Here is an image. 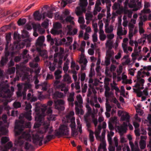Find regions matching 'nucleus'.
I'll list each match as a JSON object with an SVG mask.
<instances>
[{
    "label": "nucleus",
    "instance_id": "nucleus-63",
    "mask_svg": "<svg viewBox=\"0 0 151 151\" xmlns=\"http://www.w3.org/2000/svg\"><path fill=\"white\" fill-rule=\"evenodd\" d=\"M106 111L110 112L111 111L112 107L109 104L106 103Z\"/></svg>",
    "mask_w": 151,
    "mask_h": 151
},
{
    "label": "nucleus",
    "instance_id": "nucleus-17",
    "mask_svg": "<svg viewBox=\"0 0 151 151\" xmlns=\"http://www.w3.org/2000/svg\"><path fill=\"white\" fill-rule=\"evenodd\" d=\"M145 80L144 79L140 78H137V82L136 84L134 85V87H137L139 86L143 87V83H145Z\"/></svg>",
    "mask_w": 151,
    "mask_h": 151
},
{
    "label": "nucleus",
    "instance_id": "nucleus-15",
    "mask_svg": "<svg viewBox=\"0 0 151 151\" xmlns=\"http://www.w3.org/2000/svg\"><path fill=\"white\" fill-rule=\"evenodd\" d=\"M88 62L86 58H81L79 60V63H83V65H81V70H83L86 69V64Z\"/></svg>",
    "mask_w": 151,
    "mask_h": 151
},
{
    "label": "nucleus",
    "instance_id": "nucleus-18",
    "mask_svg": "<svg viewBox=\"0 0 151 151\" xmlns=\"http://www.w3.org/2000/svg\"><path fill=\"white\" fill-rule=\"evenodd\" d=\"M75 93L72 92L69 93L67 96V100L68 102H73L74 101Z\"/></svg>",
    "mask_w": 151,
    "mask_h": 151
},
{
    "label": "nucleus",
    "instance_id": "nucleus-50",
    "mask_svg": "<svg viewBox=\"0 0 151 151\" xmlns=\"http://www.w3.org/2000/svg\"><path fill=\"white\" fill-rule=\"evenodd\" d=\"M58 108L56 107V104H55V108L59 111H63L65 109L64 106L63 105H59L57 106Z\"/></svg>",
    "mask_w": 151,
    "mask_h": 151
},
{
    "label": "nucleus",
    "instance_id": "nucleus-10",
    "mask_svg": "<svg viewBox=\"0 0 151 151\" xmlns=\"http://www.w3.org/2000/svg\"><path fill=\"white\" fill-rule=\"evenodd\" d=\"M37 51L40 52V55L43 58L47 59L48 58L47 55V51L45 50H41V49L40 47H37Z\"/></svg>",
    "mask_w": 151,
    "mask_h": 151
},
{
    "label": "nucleus",
    "instance_id": "nucleus-33",
    "mask_svg": "<svg viewBox=\"0 0 151 151\" xmlns=\"http://www.w3.org/2000/svg\"><path fill=\"white\" fill-rule=\"evenodd\" d=\"M32 39L31 38H28L25 39L23 40L24 42L26 44V47H29L31 46V42L32 41Z\"/></svg>",
    "mask_w": 151,
    "mask_h": 151
},
{
    "label": "nucleus",
    "instance_id": "nucleus-29",
    "mask_svg": "<svg viewBox=\"0 0 151 151\" xmlns=\"http://www.w3.org/2000/svg\"><path fill=\"white\" fill-rule=\"evenodd\" d=\"M88 131L89 132V138L91 142H93L94 141V137L93 136V132L91 129H88Z\"/></svg>",
    "mask_w": 151,
    "mask_h": 151
},
{
    "label": "nucleus",
    "instance_id": "nucleus-53",
    "mask_svg": "<svg viewBox=\"0 0 151 151\" xmlns=\"http://www.w3.org/2000/svg\"><path fill=\"white\" fill-rule=\"evenodd\" d=\"M25 45V43L24 42L19 43L16 46V48L18 49H22L23 48Z\"/></svg>",
    "mask_w": 151,
    "mask_h": 151
},
{
    "label": "nucleus",
    "instance_id": "nucleus-43",
    "mask_svg": "<svg viewBox=\"0 0 151 151\" xmlns=\"http://www.w3.org/2000/svg\"><path fill=\"white\" fill-rule=\"evenodd\" d=\"M61 24L58 22H56L54 24L53 27L54 29H58L62 28Z\"/></svg>",
    "mask_w": 151,
    "mask_h": 151
},
{
    "label": "nucleus",
    "instance_id": "nucleus-37",
    "mask_svg": "<svg viewBox=\"0 0 151 151\" xmlns=\"http://www.w3.org/2000/svg\"><path fill=\"white\" fill-rule=\"evenodd\" d=\"M24 148L26 150H28L29 149H32L33 147L31 144L27 142H26L24 144Z\"/></svg>",
    "mask_w": 151,
    "mask_h": 151
},
{
    "label": "nucleus",
    "instance_id": "nucleus-7",
    "mask_svg": "<svg viewBox=\"0 0 151 151\" xmlns=\"http://www.w3.org/2000/svg\"><path fill=\"white\" fill-rule=\"evenodd\" d=\"M56 89H60L62 91H64L65 94H66L68 91V87L66 86V84L64 83H60Z\"/></svg>",
    "mask_w": 151,
    "mask_h": 151
},
{
    "label": "nucleus",
    "instance_id": "nucleus-54",
    "mask_svg": "<svg viewBox=\"0 0 151 151\" xmlns=\"http://www.w3.org/2000/svg\"><path fill=\"white\" fill-rule=\"evenodd\" d=\"M13 106L14 108L17 109L21 107V104L19 102H15L13 103Z\"/></svg>",
    "mask_w": 151,
    "mask_h": 151
},
{
    "label": "nucleus",
    "instance_id": "nucleus-57",
    "mask_svg": "<svg viewBox=\"0 0 151 151\" xmlns=\"http://www.w3.org/2000/svg\"><path fill=\"white\" fill-rule=\"evenodd\" d=\"M0 132L4 134H5L8 131L5 127H2L0 128Z\"/></svg>",
    "mask_w": 151,
    "mask_h": 151
},
{
    "label": "nucleus",
    "instance_id": "nucleus-58",
    "mask_svg": "<svg viewBox=\"0 0 151 151\" xmlns=\"http://www.w3.org/2000/svg\"><path fill=\"white\" fill-rule=\"evenodd\" d=\"M12 146L13 144L12 142H9L4 146V147L9 150L12 147Z\"/></svg>",
    "mask_w": 151,
    "mask_h": 151
},
{
    "label": "nucleus",
    "instance_id": "nucleus-32",
    "mask_svg": "<svg viewBox=\"0 0 151 151\" xmlns=\"http://www.w3.org/2000/svg\"><path fill=\"white\" fill-rule=\"evenodd\" d=\"M111 49H108L106 51V57L111 58V57L114 55V52L113 50H111Z\"/></svg>",
    "mask_w": 151,
    "mask_h": 151
},
{
    "label": "nucleus",
    "instance_id": "nucleus-8",
    "mask_svg": "<svg viewBox=\"0 0 151 151\" xmlns=\"http://www.w3.org/2000/svg\"><path fill=\"white\" fill-rule=\"evenodd\" d=\"M88 4L87 0H79V5L82 8L83 11L86 12V7Z\"/></svg>",
    "mask_w": 151,
    "mask_h": 151
},
{
    "label": "nucleus",
    "instance_id": "nucleus-44",
    "mask_svg": "<svg viewBox=\"0 0 151 151\" xmlns=\"http://www.w3.org/2000/svg\"><path fill=\"white\" fill-rule=\"evenodd\" d=\"M9 138L7 137H2L1 139V144H5L8 141H9Z\"/></svg>",
    "mask_w": 151,
    "mask_h": 151
},
{
    "label": "nucleus",
    "instance_id": "nucleus-64",
    "mask_svg": "<svg viewBox=\"0 0 151 151\" xmlns=\"http://www.w3.org/2000/svg\"><path fill=\"white\" fill-rule=\"evenodd\" d=\"M31 88V85L30 84L26 83L24 84V90L27 91V89H29Z\"/></svg>",
    "mask_w": 151,
    "mask_h": 151
},
{
    "label": "nucleus",
    "instance_id": "nucleus-30",
    "mask_svg": "<svg viewBox=\"0 0 151 151\" xmlns=\"http://www.w3.org/2000/svg\"><path fill=\"white\" fill-rule=\"evenodd\" d=\"M86 107L87 109V112L86 115L84 116H86V117H88L91 114L92 109L88 104H86Z\"/></svg>",
    "mask_w": 151,
    "mask_h": 151
},
{
    "label": "nucleus",
    "instance_id": "nucleus-48",
    "mask_svg": "<svg viewBox=\"0 0 151 151\" xmlns=\"http://www.w3.org/2000/svg\"><path fill=\"white\" fill-rule=\"evenodd\" d=\"M87 117H86V116H84V120L86 123V126L87 127V130H88V129H89V128L91 127V124L87 119Z\"/></svg>",
    "mask_w": 151,
    "mask_h": 151
},
{
    "label": "nucleus",
    "instance_id": "nucleus-41",
    "mask_svg": "<svg viewBox=\"0 0 151 151\" xmlns=\"http://www.w3.org/2000/svg\"><path fill=\"white\" fill-rule=\"evenodd\" d=\"M5 93L6 95L5 96V97L10 98L12 97L13 94L12 92H11L9 89H8L5 91Z\"/></svg>",
    "mask_w": 151,
    "mask_h": 151
},
{
    "label": "nucleus",
    "instance_id": "nucleus-31",
    "mask_svg": "<svg viewBox=\"0 0 151 151\" xmlns=\"http://www.w3.org/2000/svg\"><path fill=\"white\" fill-rule=\"evenodd\" d=\"M106 47L108 49H112V48L113 42L111 40H108L105 44Z\"/></svg>",
    "mask_w": 151,
    "mask_h": 151
},
{
    "label": "nucleus",
    "instance_id": "nucleus-16",
    "mask_svg": "<svg viewBox=\"0 0 151 151\" xmlns=\"http://www.w3.org/2000/svg\"><path fill=\"white\" fill-rule=\"evenodd\" d=\"M53 99L63 98L64 96V94L62 92L58 91H55L53 94Z\"/></svg>",
    "mask_w": 151,
    "mask_h": 151
},
{
    "label": "nucleus",
    "instance_id": "nucleus-34",
    "mask_svg": "<svg viewBox=\"0 0 151 151\" xmlns=\"http://www.w3.org/2000/svg\"><path fill=\"white\" fill-rule=\"evenodd\" d=\"M121 118L123 121H126L127 122H129L130 116L127 112L126 113L125 115L122 116Z\"/></svg>",
    "mask_w": 151,
    "mask_h": 151
},
{
    "label": "nucleus",
    "instance_id": "nucleus-42",
    "mask_svg": "<svg viewBox=\"0 0 151 151\" xmlns=\"http://www.w3.org/2000/svg\"><path fill=\"white\" fill-rule=\"evenodd\" d=\"M27 20L25 19H20L18 21V24L19 25H23L25 24Z\"/></svg>",
    "mask_w": 151,
    "mask_h": 151
},
{
    "label": "nucleus",
    "instance_id": "nucleus-19",
    "mask_svg": "<svg viewBox=\"0 0 151 151\" xmlns=\"http://www.w3.org/2000/svg\"><path fill=\"white\" fill-rule=\"evenodd\" d=\"M28 51L27 50H24L22 53V57L23 59H26L25 60V62L27 63L28 62L29 59L30 58L29 55H26L28 52Z\"/></svg>",
    "mask_w": 151,
    "mask_h": 151
},
{
    "label": "nucleus",
    "instance_id": "nucleus-40",
    "mask_svg": "<svg viewBox=\"0 0 151 151\" xmlns=\"http://www.w3.org/2000/svg\"><path fill=\"white\" fill-rule=\"evenodd\" d=\"M55 19L56 20H62L63 19V17L61 15L59 12H57L55 14Z\"/></svg>",
    "mask_w": 151,
    "mask_h": 151
},
{
    "label": "nucleus",
    "instance_id": "nucleus-55",
    "mask_svg": "<svg viewBox=\"0 0 151 151\" xmlns=\"http://www.w3.org/2000/svg\"><path fill=\"white\" fill-rule=\"evenodd\" d=\"M121 5L120 4L115 2L112 6L114 10H117Z\"/></svg>",
    "mask_w": 151,
    "mask_h": 151
},
{
    "label": "nucleus",
    "instance_id": "nucleus-2",
    "mask_svg": "<svg viewBox=\"0 0 151 151\" xmlns=\"http://www.w3.org/2000/svg\"><path fill=\"white\" fill-rule=\"evenodd\" d=\"M46 108H40L36 106L35 108V111L36 116L35 117V120L39 123H42L44 117L45 116Z\"/></svg>",
    "mask_w": 151,
    "mask_h": 151
},
{
    "label": "nucleus",
    "instance_id": "nucleus-23",
    "mask_svg": "<svg viewBox=\"0 0 151 151\" xmlns=\"http://www.w3.org/2000/svg\"><path fill=\"white\" fill-rule=\"evenodd\" d=\"M63 77V81H64L67 82L68 83H70L72 82L71 78L68 74L65 73Z\"/></svg>",
    "mask_w": 151,
    "mask_h": 151
},
{
    "label": "nucleus",
    "instance_id": "nucleus-24",
    "mask_svg": "<svg viewBox=\"0 0 151 151\" xmlns=\"http://www.w3.org/2000/svg\"><path fill=\"white\" fill-rule=\"evenodd\" d=\"M33 27L34 30L37 29L39 31H41L42 33H44L45 32V31L43 29L41 28L40 24H34L33 25Z\"/></svg>",
    "mask_w": 151,
    "mask_h": 151
},
{
    "label": "nucleus",
    "instance_id": "nucleus-22",
    "mask_svg": "<svg viewBox=\"0 0 151 151\" xmlns=\"http://www.w3.org/2000/svg\"><path fill=\"white\" fill-rule=\"evenodd\" d=\"M85 13L83 11L82 8H81L80 6L77 7L75 10V13L76 15L78 16H79L81 15L83 13Z\"/></svg>",
    "mask_w": 151,
    "mask_h": 151
},
{
    "label": "nucleus",
    "instance_id": "nucleus-21",
    "mask_svg": "<svg viewBox=\"0 0 151 151\" xmlns=\"http://www.w3.org/2000/svg\"><path fill=\"white\" fill-rule=\"evenodd\" d=\"M24 141L23 139L20 136L18 139L15 140V144L19 146H22L24 143Z\"/></svg>",
    "mask_w": 151,
    "mask_h": 151
},
{
    "label": "nucleus",
    "instance_id": "nucleus-20",
    "mask_svg": "<svg viewBox=\"0 0 151 151\" xmlns=\"http://www.w3.org/2000/svg\"><path fill=\"white\" fill-rule=\"evenodd\" d=\"M117 129L119 133L121 135H122L124 133H125L127 130V129L121 126H118Z\"/></svg>",
    "mask_w": 151,
    "mask_h": 151
},
{
    "label": "nucleus",
    "instance_id": "nucleus-61",
    "mask_svg": "<svg viewBox=\"0 0 151 151\" xmlns=\"http://www.w3.org/2000/svg\"><path fill=\"white\" fill-rule=\"evenodd\" d=\"M29 65L31 67L35 68L38 67V64L37 63L32 62L29 63Z\"/></svg>",
    "mask_w": 151,
    "mask_h": 151
},
{
    "label": "nucleus",
    "instance_id": "nucleus-46",
    "mask_svg": "<svg viewBox=\"0 0 151 151\" xmlns=\"http://www.w3.org/2000/svg\"><path fill=\"white\" fill-rule=\"evenodd\" d=\"M73 18L70 16L67 17L65 19V21L67 22H69L71 24H74V22L73 20Z\"/></svg>",
    "mask_w": 151,
    "mask_h": 151
},
{
    "label": "nucleus",
    "instance_id": "nucleus-60",
    "mask_svg": "<svg viewBox=\"0 0 151 151\" xmlns=\"http://www.w3.org/2000/svg\"><path fill=\"white\" fill-rule=\"evenodd\" d=\"M78 132L76 130V129L71 130V135L72 136H76L78 135Z\"/></svg>",
    "mask_w": 151,
    "mask_h": 151
},
{
    "label": "nucleus",
    "instance_id": "nucleus-1",
    "mask_svg": "<svg viewBox=\"0 0 151 151\" xmlns=\"http://www.w3.org/2000/svg\"><path fill=\"white\" fill-rule=\"evenodd\" d=\"M76 98L77 101H76L74 102L76 114L77 115L80 114L83 115L84 114V111L82 109L83 107L82 98L80 94L77 95Z\"/></svg>",
    "mask_w": 151,
    "mask_h": 151
},
{
    "label": "nucleus",
    "instance_id": "nucleus-45",
    "mask_svg": "<svg viewBox=\"0 0 151 151\" xmlns=\"http://www.w3.org/2000/svg\"><path fill=\"white\" fill-rule=\"evenodd\" d=\"M101 9V7L95 6L93 12V14L95 15H96L98 12H100Z\"/></svg>",
    "mask_w": 151,
    "mask_h": 151
},
{
    "label": "nucleus",
    "instance_id": "nucleus-49",
    "mask_svg": "<svg viewBox=\"0 0 151 151\" xmlns=\"http://www.w3.org/2000/svg\"><path fill=\"white\" fill-rule=\"evenodd\" d=\"M26 106L25 107V110L26 111H28L30 110H31L32 106L30 103L27 104V101L25 102Z\"/></svg>",
    "mask_w": 151,
    "mask_h": 151
},
{
    "label": "nucleus",
    "instance_id": "nucleus-6",
    "mask_svg": "<svg viewBox=\"0 0 151 151\" xmlns=\"http://www.w3.org/2000/svg\"><path fill=\"white\" fill-rule=\"evenodd\" d=\"M45 41V37L43 36H41L38 37L37 40L35 43V45L37 47H41L43 45V43Z\"/></svg>",
    "mask_w": 151,
    "mask_h": 151
},
{
    "label": "nucleus",
    "instance_id": "nucleus-27",
    "mask_svg": "<svg viewBox=\"0 0 151 151\" xmlns=\"http://www.w3.org/2000/svg\"><path fill=\"white\" fill-rule=\"evenodd\" d=\"M65 101L62 99H58L56 101H54L55 104H56V107L58 108L57 106L60 105H63L65 104Z\"/></svg>",
    "mask_w": 151,
    "mask_h": 151
},
{
    "label": "nucleus",
    "instance_id": "nucleus-4",
    "mask_svg": "<svg viewBox=\"0 0 151 151\" xmlns=\"http://www.w3.org/2000/svg\"><path fill=\"white\" fill-rule=\"evenodd\" d=\"M24 121L16 120L14 127V132L15 136L20 134L23 130L24 127Z\"/></svg>",
    "mask_w": 151,
    "mask_h": 151
},
{
    "label": "nucleus",
    "instance_id": "nucleus-59",
    "mask_svg": "<svg viewBox=\"0 0 151 151\" xmlns=\"http://www.w3.org/2000/svg\"><path fill=\"white\" fill-rule=\"evenodd\" d=\"M47 119L49 121L51 120H55V116L52 114H50L47 116Z\"/></svg>",
    "mask_w": 151,
    "mask_h": 151
},
{
    "label": "nucleus",
    "instance_id": "nucleus-28",
    "mask_svg": "<svg viewBox=\"0 0 151 151\" xmlns=\"http://www.w3.org/2000/svg\"><path fill=\"white\" fill-rule=\"evenodd\" d=\"M101 149H102L103 151H106L107 150L106 148V144L104 142H102V143L100 144L97 151H101Z\"/></svg>",
    "mask_w": 151,
    "mask_h": 151
},
{
    "label": "nucleus",
    "instance_id": "nucleus-11",
    "mask_svg": "<svg viewBox=\"0 0 151 151\" xmlns=\"http://www.w3.org/2000/svg\"><path fill=\"white\" fill-rule=\"evenodd\" d=\"M34 19L36 21L40 20L42 17V15L39 11H35L33 14Z\"/></svg>",
    "mask_w": 151,
    "mask_h": 151
},
{
    "label": "nucleus",
    "instance_id": "nucleus-36",
    "mask_svg": "<svg viewBox=\"0 0 151 151\" xmlns=\"http://www.w3.org/2000/svg\"><path fill=\"white\" fill-rule=\"evenodd\" d=\"M139 145L140 149H144L146 146V142L144 140H140L139 142Z\"/></svg>",
    "mask_w": 151,
    "mask_h": 151
},
{
    "label": "nucleus",
    "instance_id": "nucleus-12",
    "mask_svg": "<svg viewBox=\"0 0 151 151\" xmlns=\"http://www.w3.org/2000/svg\"><path fill=\"white\" fill-rule=\"evenodd\" d=\"M32 111L30 110L28 111H27L22 114L23 117L29 121H31L32 120Z\"/></svg>",
    "mask_w": 151,
    "mask_h": 151
},
{
    "label": "nucleus",
    "instance_id": "nucleus-56",
    "mask_svg": "<svg viewBox=\"0 0 151 151\" xmlns=\"http://www.w3.org/2000/svg\"><path fill=\"white\" fill-rule=\"evenodd\" d=\"M67 42L66 43V44L67 45H69L72 42L73 38L70 37H67Z\"/></svg>",
    "mask_w": 151,
    "mask_h": 151
},
{
    "label": "nucleus",
    "instance_id": "nucleus-3",
    "mask_svg": "<svg viewBox=\"0 0 151 151\" xmlns=\"http://www.w3.org/2000/svg\"><path fill=\"white\" fill-rule=\"evenodd\" d=\"M69 131L68 127L65 124L60 125L58 129L55 130V135L56 136L59 137L62 136H68Z\"/></svg>",
    "mask_w": 151,
    "mask_h": 151
},
{
    "label": "nucleus",
    "instance_id": "nucleus-39",
    "mask_svg": "<svg viewBox=\"0 0 151 151\" xmlns=\"http://www.w3.org/2000/svg\"><path fill=\"white\" fill-rule=\"evenodd\" d=\"M29 33L26 30H24L22 32V37L23 38H29Z\"/></svg>",
    "mask_w": 151,
    "mask_h": 151
},
{
    "label": "nucleus",
    "instance_id": "nucleus-62",
    "mask_svg": "<svg viewBox=\"0 0 151 151\" xmlns=\"http://www.w3.org/2000/svg\"><path fill=\"white\" fill-rule=\"evenodd\" d=\"M68 4L66 0H62L60 3L61 7H65L67 4Z\"/></svg>",
    "mask_w": 151,
    "mask_h": 151
},
{
    "label": "nucleus",
    "instance_id": "nucleus-38",
    "mask_svg": "<svg viewBox=\"0 0 151 151\" xmlns=\"http://www.w3.org/2000/svg\"><path fill=\"white\" fill-rule=\"evenodd\" d=\"M107 24H106L105 25V32L106 33H111L112 32L113 30V28L112 27H107Z\"/></svg>",
    "mask_w": 151,
    "mask_h": 151
},
{
    "label": "nucleus",
    "instance_id": "nucleus-5",
    "mask_svg": "<svg viewBox=\"0 0 151 151\" xmlns=\"http://www.w3.org/2000/svg\"><path fill=\"white\" fill-rule=\"evenodd\" d=\"M44 137V135L38 133L35 135H33L32 139L33 143L36 145L38 144L39 146H41L42 145V142Z\"/></svg>",
    "mask_w": 151,
    "mask_h": 151
},
{
    "label": "nucleus",
    "instance_id": "nucleus-9",
    "mask_svg": "<svg viewBox=\"0 0 151 151\" xmlns=\"http://www.w3.org/2000/svg\"><path fill=\"white\" fill-rule=\"evenodd\" d=\"M124 30L123 31L122 28V27H118L117 29V35L119 36L126 35L127 33V30L124 28Z\"/></svg>",
    "mask_w": 151,
    "mask_h": 151
},
{
    "label": "nucleus",
    "instance_id": "nucleus-25",
    "mask_svg": "<svg viewBox=\"0 0 151 151\" xmlns=\"http://www.w3.org/2000/svg\"><path fill=\"white\" fill-rule=\"evenodd\" d=\"M42 107H44V108H46V113L45 114V115H47V116H49L50 114H52V109L50 107H49L47 109V106L46 105H43Z\"/></svg>",
    "mask_w": 151,
    "mask_h": 151
},
{
    "label": "nucleus",
    "instance_id": "nucleus-14",
    "mask_svg": "<svg viewBox=\"0 0 151 151\" xmlns=\"http://www.w3.org/2000/svg\"><path fill=\"white\" fill-rule=\"evenodd\" d=\"M20 137L26 140L31 141V136L30 134L26 132H24Z\"/></svg>",
    "mask_w": 151,
    "mask_h": 151
},
{
    "label": "nucleus",
    "instance_id": "nucleus-47",
    "mask_svg": "<svg viewBox=\"0 0 151 151\" xmlns=\"http://www.w3.org/2000/svg\"><path fill=\"white\" fill-rule=\"evenodd\" d=\"M145 76V74L143 73L142 72H141L139 70L137 72V78H144Z\"/></svg>",
    "mask_w": 151,
    "mask_h": 151
},
{
    "label": "nucleus",
    "instance_id": "nucleus-13",
    "mask_svg": "<svg viewBox=\"0 0 151 151\" xmlns=\"http://www.w3.org/2000/svg\"><path fill=\"white\" fill-rule=\"evenodd\" d=\"M128 11L127 9H125L121 5L119 8V9L116 11V13L119 15L123 14H126V12Z\"/></svg>",
    "mask_w": 151,
    "mask_h": 151
},
{
    "label": "nucleus",
    "instance_id": "nucleus-51",
    "mask_svg": "<svg viewBox=\"0 0 151 151\" xmlns=\"http://www.w3.org/2000/svg\"><path fill=\"white\" fill-rule=\"evenodd\" d=\"M45 12L46 13V16L50 18H52V17L53 13L52 11H48L47 12Z\"/></svg>",
    "mask_w": 151,
    "mask_h": 151
},
{
    "label": "nucleus",
    "instance_id": "nucleus-26",
    "mask_svg": "<svg viewBox=\"0 0 151 151\" xmlns=\"http://www.w3.org/2000/svg\"><path fill=\"white\" fill-rule=\"evenodd\" d=\"M8 61V58H4L2 57L0 61V66H3L5 65Z\"/></svg>",
    "mask_w": 151,
    "mask_h": 151
},
{
    "label": "nucleus",
    "instance_id": "nucleus-52",
    "mask_svg": "<svg viewBox=\"0 0 151 151\" xmlns=\"http://www.w3.org/2000/svg\"><path fill=\"white\" fill-rule=\"evenodd\" d=\"M113 95V93L112 92H105V96L107 99H109Z\"/></svg>",
    "mask_w": 151,
    "mask_h": 151
},
{
    "label": "nucleus",
    "instance_id": "nucleus-35",
    "mask_svg": "<svg viewBox=\"0 0 151 151\" xmlns=\"http://www.w3.org/2000/svg\"><path fill=\"white\" fill-rule=\"evenodd\" d=\"M47 82H44L40 83V86L42 87L41 89L43 91H46L47 89Z\"/></svg>",
    "mask_w": 151,
    "mask_h": 151
}]
</instances>
